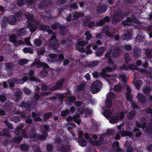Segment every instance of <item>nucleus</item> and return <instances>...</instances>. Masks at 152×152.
<instances>
[{"mask_svg":"<svg viewBox=\"0 0 152 152\" xmlns=\"http://www.w3.org/2000/svg\"><path fill=\"white\" fill-rule=\"evenodd\" d=\"M103 115L107 118L109 120V122L111 124H114L121 121L125 116V115Z\"/></svg>","mask_w":152,"mask_h":152,"instance_id":"nucleus-1","label":"nucleus"},{"mask_svg":"<svg viewBox=\"0 0 152 152\" xmlns=\"http://www.w3.org/2000/svg\"><path fill=\"white\" fill-rule=\"evenodd\" d=\"M102 83L99 80H96L94 81L91 84L90 89L92 94H95L99 92L100 90L102 87Z\"/></svg>","mask_w":152,"mask_h":152,"instance_id":"nucleus-2","label":"nucleus"},{"mask_svg":"<svg viewBox=\"0 0 152 152\" xmlns=\"http://www.w3.org/2000/svg\"><path fill=\"white\" fill-rule=\"evenodd\" d=\"M115 97V94L113 92L109 93L107 95L105 103L106 107L107 108H110L112 106V100Z\"/></svg>","mask_w":152,"mask_h":152,"instance_id":"nucleus-3","label":"nucleus"},{"mask_svg":"<svg viewBox=\"0 0 152 152\" xmlns=\"http://www.w3.org/2000/svg\"><path fill=\"white\" fill-rule=\"evenodd\" d=\"M64 80V79H62L58 80L56 83L55 85L50 88L49 91H53L61 89L63 87V84Z\"/></svg>","mask_w":152,"mask_h":152,"instance_id":"nucleus-4","label":"nucleus"},{"mask_svg":"<svg viewBox=\"0 0 152 152\" xmlns=\"http://www.w3.org/2000/svg\"><path fill=\"white\" fill-rule=\"evenodd\" d=\"M50 57L53 60L56 61L58 64L61 63L64 58V55L62 53H59L58 56L56 54H52Z\"/></svg>","mask_w":152,"mask_h":152,"instance_id":"nucleus-5","label":"nucleus"},{"mask_svg":"<svg viewBox=\"0 0 152 152\" xmlns=\"http://www.w3.org/2000/svg\"><path fill=\"white\" fill-rule=\"evenodd\" d=\"M74 115V116L73 117H72L70 116H69L68 118H66V121L67 122H69L73 121L78 125H79L81 122L80 115Z\"/></svg>","mask_w":152,"mask_h":152,"instance_id":"nucleus-6","label":"nucleus"},{"mask_svg":"<svg viewBox=\"0 0 152 152\" xmlns=\"http://www.w3.org/2000/svg\"><path fill=\"white\" fill-rule=\"evenodd\" d=\"M91 19V18H85L84 21V23L85 24V25L87 26L89 28H91L93 26H95L96 27L100 26H98V25L96 24L97 22L95 23V22L94 21L91 22L90 20Z\"/></svg>","mask_w":152,"mask_h":152,"instance_id":"nucleus-7","label":"nucleus"},{"mask_svg":"<svg viewBox=\"0 0 152 152\" xmlns=\"http://www.w3.org/2000/svg\"><path fill=\"white\" fill-rule=\"evenodd\" d=\"M112 51V50L110 49L109 51L107 52L105 55V57L107 58L108 64H111L113 68H115L116 66V65L112 60L111 57L110 56Z\"/></svg>","mask_w":152,"mask_h":152,"instance_id":"nucleus-8","label":"nucleus"},{"mask_svg":"<svg viewBox=\"0 0 152 152\" xmlns=\"http://www.w3.org/2000/svg\"><path fill=\"white\" fill-rule=\"evenodd\" d=\"M14 99L16 102L21 100L23 94L22 91L20 90H16L13 92Z\"/></svg>","mask_w":152,"mask_h":152,"instance_id":"nucleus-9","label":"nucleus"},{"mask_svg":"<svg viewBox=\"0 0 152 152\" xmlns=\"http://www.w3.org/2000/svg\"><path fill=\"white\" fill-rule=\"evenodd\" d=\"M137 97L138 101L142 104H145L147 102V97L142 93H138Z\"/></svg>","mask_w":152,"mask_h":152,"instance_id":"nucleus-10","label":"nucleus"},{"mask_svg":"<svg viewBox=\"0 0 152 152\" xmlns=\"http://www.w3.org/2000/svg\"><path fill=\"white\" fill-rule=\"evenodd\" d=\"M9 87L11 88H13L14 87L15 84L20 83V80L18 79L16 77L12 78L7 80Z\"/></svg>","mask_w":152,"mask_h":152,"instance_id":"nucleus-11","label":"nucleus"},{"mask_svg":"<svg viewBox=\"0 0 152 152\" xmlns=\"http://www.w3.org/2000/svg\"><path fill=\"white\" fill-rule=\"evenodd\" d=\"M7 18L8 20V23L11 25H15L17 23L18 18L14 15H10Z\"/></svg>","mask_w":152,"mask_h":152,"instance_id":"nucleus-12","label":"nucleus"},{"mask_svg":"<svg viewBox=\"0 0 152 152\" xmlns=\"http://www.w3.org/2000/svg\"><path fill=\"white\" fill-rule=\"evenodd\" d=\"M114 15L120 20L124 17V10L122 9H117Z\"/></svg>","mask_w":152,"mask_h":152,"instance_id":"nucleus-13","label":"nucleus"},{"mask_svg":"<svg viewBox=\"0 0 152 152\" xmlns=\"http://www.w3.org/2000/svg\"><path fill=\"white\" fill-rule=\"evenodd\" d=\"M133 51V55L136 58H137L141 56V50L138 46H134Z\"/></svg>","mask_w":152,"mask_h":152,"instance_id":"nucleus-14","label":"nucleus"},{"mask_svg":"<svg viewBox=\"0 0 152 152\" xmlns=\"http://www.w3.org/2000/svg\"><path fill=\"white\" fill-rule=\"evenodd\" d=\"M34 73V71L32 70H31L29 72L28 75L30 76L29 80L31 82L35 81L40 82V80L33 76Z\"/></svg>","mask_w":152,"mask_h":152,"instance_id":"nucleus-15","label":"nucleus"},{"mask_svg":"<svg viewBox=\"0 0 152 152\" xmlns=\"http://www.w3.org/2000/svg\"><path fill=\"white\" fill-rule=\"evenodd\" d=\"M74 96L70 95L68 96L66 100V103L68 106H71L73 103H74L76 99Z\"/></svg>","mask_w":152,"mask_h":152,"instance_id":"nucleus-16","label":"nucleus"},{"mask_svg":"<svg viewBox=\"0 0 152 152\" xmlns=\"http://www.w3.org/2000/svg\"><path fill=\"white\" fill-rule=\"evenodd\" d=\"M107 6L104 5H101L98 6L97 8V12L99 13L102 14L104 13L107 11Z\"/></svg>","mask_w":152,"mask_h":152,"instance_id":"nucleus-17","label":"nucleus"},{"mask_svg":"<svg viewBox=\"0 0 152 152\" xmlns=\"http://www.w3.org/2000/svg\"><path fill=\"white\" fill-rule=\"evenodd\" d=\"M111 20V18H110L108 16H106L103 19L100 20L97 22L96 24L98 25V26H100L104 24L106 22H110Z\"/></svg>","mask_w":152,"mask_h":152,"instance_id":"nucleus-18","label":"nucleus"},{"mask_svg":"<svg viewBox=\"0 0 152 152\" xmlns=\"http://www.w3.org/2000/svg\"><path fill=\"white\" fill-rule=\"evenodd\" d=\"M59 148L62 152H69L71 150L69 145H68L61 144Z\"/></svg>","mask_w":152,"mask_h":152,"instance_id":"nucleus-19","label":"nucleus"},{"mask_svg":"<svg viewBox=\"0 0 152 152\" xmlns=\"http://www.w3.org/2000/svg\"><path fill=\"white\" fill-rule=\"evenodd\" d=\"M61 43L57 42H49V45L50 47L55 50L56 51L59 48Z\"/></svg>","mask_w":152,"mask_h":152,"instance_id":"nucleus-20","label":"nucleus"},{"mask_svg":"<svg viewBox=\"0 0 152 152\" xmlns=\"http://www.w3.org/2000/svg\"><path fill=\"white\" fill-rule=\"evenodd\" d=\"M73 14L72 20L73 21L77 20L79 18H82L83 16V14L81 12H73Z\"/></svg>","mask_w":152,"mask_h":152,"instance_id":"nucleus-21","label":"nucleus"},{"mask_svg":"<svg viewBox=\"0 0 152 152\" xmlns=\"http://www.w3.org/2000/svg\"><path fill=\"white\" fill-rule=\"evenodd\" d=\"M122 37L123 40H126L128 41L132 39V36L130 32L126 31L122 35Z\"/></svg>","mask_w":152,"mask_h":152,"instance_id":"nucleus-22","label":"nucleus"},{"mask_svg":"<svg viewBox=\"0 0 152 152\" xmlns=\"http://www.w3.org/2000/svg\"><path fill=\"white\" fill-rule=\"evenodd\" d=\"M28 25L30 31L32 33L34 32L38 27V26L37 24H33L31 22H29Z\"/></svg>","mask_w":152,"mask_h":152,"instance_id":"nucleus-23","label":"nucleus"},{"mask_svg":"<svg viewBox=\"0 0 152 152\" xmlns=\"http://www.w3.org/2000/svg\"><path fill=\"white\" fill-rule=\"evenodd\" d=\"M80 114H91L92 112L91 109L83 107L80 109Z\"/></svg>","mask_w":152,"mask_h":152,"instance_id":"nucleus-24","label":"nucleus"},{"mask_svg":"<svg viewBox=\"0 0 152 152\" xmlns=\"http://www.w3.org/2000/svg\"><path fill=\"white\" fill-rule=\"evenodd\" d=\"M142 91L146 95L149 96L151 92V89L149 86H146L143 87Z\"/></svg>","mask_w":152,"mask_h":152,"instance_id":"nucleus-25","label":"nucleus"},{"mask_svg":"<svg viewBox=\"0 0 152 152\" xmlns=\"http://www.w3.org/2000/svg\"><path fill=\"white\" fill-rule=\"evenodd\" d=\"M86 84L84 83H82L79 85L76 86V91L77 92H83L84 90Z\"/></svg>","mask_w":152,"mask_h":152,"instance_id":"nucleus-26","label":"nucleus"},{"mask_svg":"<svg viewBox=\"0 0 152 152\" xmlns=\"http://www.w3.org/2000/svg\"><path fill=\"white\" fill-rule=\"evenodd\" d=\"M31 102H30L29 101L27 102L25 101H23L21 105L22 107L25 108L26 109H29L31 107Z\"/></svg>","mask_w":152,"mask_h":152,"instance_id":"nucleus-27","label":"nucleus"},{"mask_svg":"<svg viewBox=\"0 0 152 152\" xmlns=\"http://www.w3.org/2000/svg\"><path fill=\"white\" fill-rule=\"evenodd\" d=\"M123 130L122 132L119 131V134L121 135V136L126 137L128 136L129 137H131L132 136V133L131 132L127 131H124L123 129Z\"/></svg>","mask_w":152,"mask_h":152,"instance_id":"nucleus-28","label":"nucleus"},{"mask_svg":"<svg viewBox=\"0 0 152 152\" xmlns=\"http://www.w3.org/2000/svg\"><path fill=\"white\" fill-rule=\"evenodd\" d=\"M113 149L115 150L117 152H120L122 150L119 145V142L118 141H116L113 144Z\"/></svg>","mask_w":152,"mask_h":152,"instance_id":"nucleus-29","label":"nucleus"},{"mask_svg":"<svg viewBox=\"0 0 152 152\" xmlns=\"http://www.w3.org/2000/svg\"><path fill=\"white\" fill-rule=\"evenodd\" d=\"M104 52V47H100L96 52V55L97 57H101L103 55Z\"/></svg>","mask_w":152,"mask_h":152,"instance_id":"nucleus-30","label":"nucleus"},{"mask_svg":"<svg viewBox=\"0 0 152 152\" xmlns=\"http://www.w3.org/2000/svg\"><path fill=\"white\" fill-rule=\"evenodd\" d=\"M37 134L36 131L34 129H31L29 131L28 136L30 138H33L34 140Z\"/></svg>","mask_w":152,"mask_h":152,"instance_id":"nucleus-31","label":"nucleus"},{"mask_svg":"<svg viewBox=\"0 0 152 152\" xmlns=\"http://www.w3.org/2000/svg\"><path fill=\"white\" fill-rule=\"evenodd\" d=\"M145 55L149 58H152V49L148 48L145 50Z\"/></svg>","mask_w":152,"mask_h":152,"instance_id":"nucleus-32","label":"nucleus"},{"mask_svg":"<svg viewBox=\"0 0 152 152\" xmlns=\"http://www.w3.org/2000/svg\"><path fill=\"white\" fill-rule=\"evenodd\" d=\"M34 45L37 47H40L42 45V41L39 38H37L34 39Z\"/></svg>","mask_w":152,"mask_h":152,"instance_id":"nucleus-33","label":"nucleus"},{"mask_svg":"<svg viewBox=\"0 0 152 152\" xmlns=\"http://www.w3.org/2000/svg\"><path fill=\"white\" fill-rule=\"evenodd\" d=\"M7 23H8L7 17L4 16L3 18L1 23V27H6L7 24Z\"/></svg>","mask_w":152,"mask_h":152,"instance_id":"nucleus-34","label":"nucleus"},{"mask_svg":"<svg viewBox=\"0 0 152 152\" xmlns=\"http://www.w3.org/2000/svg\"><path fill=\"white\" fill-rule=\"evenodd\" d=\"M40 96L39 94L37 92H36L34 96V100L31 101V104H35L39 99Z\"/></svg>","mask_w":152,"mask_h":152,"instance_id":"nucleus-35","label":"nucleus"},{"mask_svg":"<svg viewBox=\"0 0 152 152\" xmlns=\"http://www.w3.org/2000/svg\"><path fill=\"white\" fill-rule=\"evenodd\" d=\"M29 148L28 145L26 144H22L20 146V148L22 151H28Z\"/></svg>","mask_w":152,"mask_h":152,"instance_id":"nucleus-36","label":"nucleus"},{"mask_svg":"<svg viewBox=\"0 0 152 152\" xmlns=\"http://www.w3.org/2000/svg\"><path fill=\"white\" fill-rule=\"evenodd\" d=\"M78 142L81 147H84L86 146L87 142L85 139L82 138L78 140Z\"/></svg>","mask_w":152,"mask_h":152,"instance_id":"nucleus-37","label":"nucleus"},{"mask_svg":"<svg viewBox=\"0 0 152 152\" xmlns=\"http://www.w3.org/2000/svg\"><path fill=\"white\" fill-rule=\"evenodd\" d=\"M59 32L62 35H64L66 34L65 27L62 25H61L58 29Z\"/></svg>","mask_w":152,"mask_h":152,"instance_id":"nucleus-38","label":"nucleus"},{"mask_svg":"<svg viewBox=\"0 0 152 152\" xmlns=\"http://www.w3.org/2000/svg\"><path fill=\"white\" fill-rule=\"evenodd\" d=\"M23 51L25 53H29L30 54H32L34 53V51L32 48L25 47L23 49Z\"/></svg>","mask_w":152,"mask_h":152,"instance_id":"nucleus-39","label":"nucleus"},{"mask_svg":"<svg viewBox=\"0 0 152 152\" xmlns=\"http://www.w3.org/2000/svg\"><path fill=\"white\" fill-rule=\"evenodd\" d=\"M49 26L48 25L42 24L39 25V27L41 30L46 31V30H47L48 28H49Z\"/></svg>","mask_w":152,"mask_h":152,"instance_id":"nucleus-40","label":"nucleus"},{"mask_svg":"<svg viewBox=\"0 0 152 152\" xmlns=\"http://www.w3.org/2000/svg\"><path fill=\"white\" fill-rule=\"evenodd\" d=\"M46 148L48 152H52L53 151V146L51 143H47Z\"/></svg>","mask_w":152,"mask_h":152,"instance_id":"nucleus-41","label":"nucleus"},{"mask_svg":"<svg viewBox=\"0 0 152 152\" xmlns=\"http://www.w3.org/2000/svg\"><path fill=\"white\" fill-rule=\"evenodd\" d=\"M46 139V137L43 135H39L37 134V136L34 141H37V140H45Z\"/></svg>","mask_w":152,"mask_h":152,"instance_id":"nucleus-42","label":"nucleus"},{"mask_svg":"<svg viewBox=\"0 0 152 152\" xmlns=\"http://www.w3.org/2000/svg\"><path fill=\"white\" fill-rule=\"evenodd\" d=\"M61 25L58 22H55L51 26V28L52 29L56 30L58 28L59 29Z\"/></svg>","mask_w":152,"mask_h":152,"instance_id":"nucleus-43","label":"nucleus"},{"mask_svg":"<svg viewBox=\"0 0 152 152\" xmlns=\"http://www.w3.org/2000/svg\"><path fill=\"white\" fill-rule=\"evenodd\" d=\"M122 90V88L120 85H117L115 86L113 88V91L116 93H118L121 91Z\"/></svg>","mask_w":152,"mask_h":152,"instance_id":"nucleus-44","label":"nucleus"},{"mask_svg":"<svg viewBox=\"0 0 152 152\" xmlns=\"http://www.w3.org/2000/svg\"><path fill=\"white\" fill-rule=\"evenodd\" d=\"M17 37L15 34H13L10 37L9 40L11 42L14 43V45L17 42Z\"/></svg>","mask_w":152,"mask_h":152,"instance_id":"nucleus-45","label":"nucleus"},{"mask_svg":"<svg viewBox=\"0 0 152 152\" xmlns=\"http://www.w3.org/2000/svg\"><path fill=\"white\" fill-rule=\"evenodd\" d=\"M42 63L43 62H41L39 60L36 59L35 60L33 64L34 65L35 64L36 65H37V67L39 68L42 66Z\"/></svg>","mask_w":152,"mask_h":152,"instance_id":"nucleus-46","label":"nucleus"},{"mask_svg":"<svg viewBox=\"0 0 152 152\" xmlns=\"http://www.w3.org/2000/svg\"><path fill=\"white\" fill-rule=\"evenodd\" d=\"M85 35L86 36V39L87 41H89L92 39V35L90 33L89 31H86L85 33Z\"/></svg>","mask_w":152,"mask_h":152,"instance_id":"nucleus-47","label":"nucleus"},{"mask_svg":"<svg viewBox=\"0 0 152 152\" xmlns=\"http://www.w3.org/2000/svg\"><path fill=\"white\" fill-rule=\"evenodd\" d=\"M98 124L95 122L92 124V128L91 129V131L93 132H96L98 130Z\"/></svg>","mask_w":152,"mask_h":152,"instance_id":"nucleus-48","label":"nucleus"},{"mask_svg":"<svg viewBox=\"0 0 152 152\" xmlns=\"http://www.w3.org/2000/svg\"><path fill=\"white\" fill-rule=\"evenodd\" d=\"M22 140V136H19L18 137H15L12 139V141L13 142H20Z\"/></svg>","mask_w":152,"mask_h":152,"instance_id":"nucleus-49","label":"nucleus"},{"mask_svg":"<svg viewBox=\"0 0 152 152\" xmlns=\"http://www.w3.org/2000/svg\"><path fill=\"white\" fill-rule=\"evenodd\" d=\"M98 63L99 61H94L93 62H89L87 66L90 67H94L96 66Z\"/></svg>","mask_w":152,"mask_h":152,"instance_id":"nucleus-50","label":"nucleus"},{"mask_svg":"<svg viewBox=\"0 0 152 152\" xmlns=\"http://www.w3.org/2000/svg\"><path fill=\"white\" fill-rule=\"evenodd\" d=\"M28 62V60L22 59H20L18 61V64L19 65L23 66L25 64H27Z\"/></svg>","mask_w":152,"mask_h":152,"instance_id":"nucleus-51","label":"nucleus"},{"mask_svg":"<svg viewBox=\"0 0 152 152\" xmlns=\"http://www.w3.org/2000/svg\"><path fill=\"white\" fill-rule=\"evenodd\" d=\"M146 131L149 134H152V122L148 124V126L146 128Z\"/></svg>","mask_w":152,"mask_h":152,"instance_id":"nucleus-52","label":"nucleus"},{"mask_svg":"<svg viewBox=\"0 0 152 152\" xmlns=\"http://www.w3.org/2000/svg\"><path fill=\"white\" fill-rule=\"evenodd\" d=\"M21 135L19 136H22L24 139L28 138V136L26 134V130L25 129H22L21 131Z\"/></svg>","mask_w":152,"mask_h":152,"instance_id":"nucleus-53","label":"nucleus"},{"mask_svg":"<svg viewBox=\"0 0 152 152\" xmlns=\"http://www.w3.org/2000/svg\"><path fill=\"white\" fill-rule=\"evenodd\" d=\"M91 47V45H88L86 46V53L87 54H90L92 53V50L90 49Z\"/></svg>","mask_w":152,"mask_h":152,"instance_id":"nucleus-54","label":"nucleus"},{"mask_svg":"<svg viewBox=\"0 0 152 152\" xmlns=\"http://www.w3.org/2000/svg\"><path fill=\"white\" fill-rule=\"evenodd\" d=\"M27 18L28 19V24L29 22H31V23H35V22L34 21V17L32 16H29L27 15L26 16Z\"/></svg>","mask_w":152,"mask_h":152,"instance_id":"nucleus-55","label":"nucleus"},{"mask_svg":"<svg viewBox=\"0 0 152 152\" xmlns=\"http://www.w3.org/2000/svg\"><path fill=\"white\" fill-rule=\"evenodd\" d=\"M17 4L19 7L23 6L25 3V0H17Z\"/></svg>","mask_w":152,"mask_h":152,"instance_id":"nucleus-56","label":"nucleus"},{"mask_svg":"<svg viewBox=\"0 0 152 152\" xmlns=\"http://www.w3.org/2000/svg\"><path fill=\"white\" fill-rule=\"evenodd\" d=\"M143 37L140 35H137L136 37L135 40L136 42L139 43L142 42L143 41Z\"/></svg>","mask_w":152,"mask_h":152,"instance_id":"nucleus-57","label":"nucleus"},{"mask_svg":"<svg viewBox=\"0 0 152 152\" xmlns=\"http://www.w3.org/2000/svg\"><path fill=\"white\" fill-rule=\"evenodd\" d=\"M41 75L42 77H45L48 75L47 70L45 69H44L41 71Z\"/></svg>","mask_w":152,"mask_h":152,"instance_id":"nucleus-58","label":"nucleus"},{"mask_svg":"<svg viewBox=\"0 0 152 152\" xmlns=\"http://www.w3.org/2000/svg\"><path fill=\"white\" fill-rule=\"evenodd\" d=\"M57 37V34L56 33H54L52 36L51 37H50V41H54L57 42L58 41L57 39H56V37Z\"/></svg>","mask_w":152,"mask_h":152,"instance_id":"nucleus-59","label":"nucleus"},{"mask_svg":"<svg viewBox=\"0 0 152 152\" xmlns=\"http://www.w3.org/2000/svg\"><path fill=\"white\" fill-rule=\"evenodd\" d=\"M124 59L125 62L126 63H128L130 61V58L128 53H125V54Z\"/></svg>","mask_w":152,"mask_h":152,"instance_id":"nucleus-60","label":"nucleus"},{"mask_svg":"<svg viewBox=\"0 0 152 152\" xmlns=\"http://www.w3.org/2000/svg\"><path fill=\"white\" fill-rule=\"evenodd\" d=\"M41 89L42 91H48L49 90L50 88L49 86L45 84H43L41 87Z\"/></svg>","mask_w":152,"mask_h":152,"instance_id":"nucleus-61","label":"nucleus"},{"mask_svg":"<svg viewBox=\"0 0 152 152\" xmlns=\"http://www.w3.org/2000/svg\"><path fill=\"white\" fill-rule=\"evenodd\" d=\"M129 69L131 70H138L139 68L137 65L133 64H131L129 65Z\"/></svg>","mask_w":152,"mask_h":152,"instance_id":"nucleus-62","label":"nucleus"},{"mask_svg":"<svg viewBox=\"0 0 152 152\" xmlns=\"http://www.w3.org/2000/svg\"><path fill=\"white\" fill-rule=\"evenodd\" d=\"M35 0H25V2L28 5L31 6L34 3Z\"/></svg>","mask_w":152,"mask_h":152,"instance_id":"nucleus-63","label":"nucleus"},{"mask_svg":"<svg viewBox=\"0 0 152 152\" xmlns=\"http://www.w3.org/2000/svg\"><path fill=\"white\" fill-rule=\"evenodd\" d=\"M124 49L125 50L131 51L132 49V48L131 45H126L124 47Z\"/></svg>","mask_w":152,"mask_h":152,"instance_id":"nucleus-64","label":"nucleus"}]
</instances>
